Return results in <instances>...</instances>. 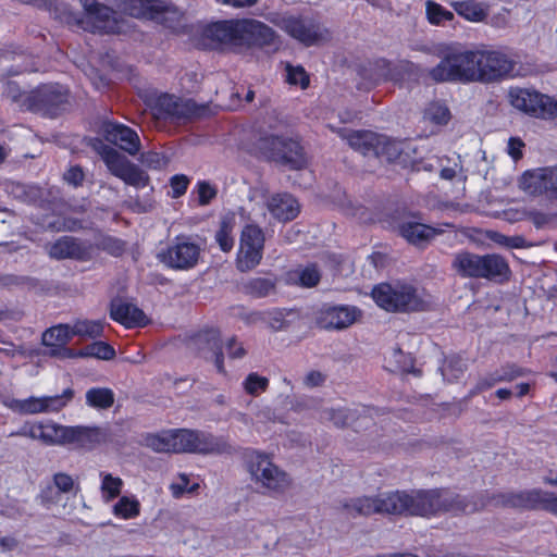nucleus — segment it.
<instances>
[{"mask_svg":"<svg viewBox=\"0 0 557 557\" xmlns=\"http://www.w3.org/2000/svg\"><path fill=\"white\" fill-rule=\"evenodd\" d=\"M341 137L347 140L348 145L363 156L373 154L377 134L370 131H347L339 132Z\"/></svg>","mask_w":557,"mask_h":557,"instance_id":"cd10ccee","label":"nucleus"},{"mask_svg":"<svg viewBox=\"0 0 557 557\" xmlns=\"http://www.w3.org/2000/svg\"><path fill=\"white\" fill-rule=\"evenodd\" d=\"M150 108L157 120H181L197 114L196 104L193 101L182 100L169 94L156 97Z\"/></svg>","mask_w":557,"mask_h":557,"instance_id":"a211bd4d","label":"nucleus"},{"mask_svg":"<svg viewBox=\"0 0 557 557\" xmlns=\"http://www.w3.org/2000/svg\"><path fill=\"white\" fill-rule=\"evenodd\" d=\"M478 82H493L513 71V61L503 51L478 49Z\"/></svg>","mask_w":557,"mask_h":557,"instance_id":"4468645a","label":"nucleus"},{"mask_svg":"<svg viewBox=\"0 0 557 557\" xmlns=\"http://www.w3.org/2000/svg\"><path fill=\"white\" fill-rule=\"evenodd\" d=\"M236 225L235 216L233 214L224 215L221 219L219 230L215 233V242L222 251L228 252L234 247V228Z\"/></svg>","mask_w":557,"mask_h":557,"instance_id":"72a5a7b5","label":"nucleus"},{"mask_svg":"<svg viewBox=\"0 0 557 557\" xmlns=\"http://www.w3.org/2000/svg\"><path fill=\"white\" fill-rule=\"evenodd\" d=\"M53 487H55L61 493H69L74 487V481L72 476L66 473H57L53 476V486H49L46 492H44V497L47 500H51V497L48 493H52Z\"/></svg>","mask_w":557,"mask_h":557,"instance_id":"4d7b16f0","label":"nucleus"},{"mask_svg":"<svg viewBox=\"0 0 557 557\" xmlns=\"http://www.w3.org/2000/svg\"><path fill=\"white\" fill-rule=\"evenodd\" d=\"M67 89L59 84H48L28 92L23 107L25 110L54 116L67 102Z\"/></svg>","mask_w":557,"mask_h":557,"instance_id":"9b49d317","label":"nucleus"},{"mask_svg":"<svg viewBox=\"0 0 557 557\" xmlns=\"http://www.w3.org/2000/svg\"><path fill=\"white\" fill-rule=\"evenodd\" d=\"M108 141L120 147L131 156H136L141 148L138 134L131 127L120 123H107L103 128Z\"/></svg>","mask_w":557,"mask_h":557,"instance_id":"412c9836","label":"nucleus"},{"mask_svg":"<svg viewBox=\"0 0 557 557\" xmlns=\"http://www.w3.org/2000/svg\"><path fill=\"white\" fill-rule=\"evenodd\" d=\"M440 63L428 70V77L435 83L478 82V49H467L460 44L442 46L437 53Z\"/></svg>","mask_w":557,"mask_h":557,"instance_id":"7ed1b4c3","label":"nucleus"},{"mask_svg":"<svg viewBox=\"0 0 557 557\" xmlns=\"http://www.w3.org/2000/svg\"><path fill=\"white\" fill-rule=\"evenodd\" d=\"M193 194L197 196L200 206H207L216 197L218 187L208 181H198Z\"/></svg>","mask_w":557,"mask_h":557,"instance_id":"864d4df0","label":"nucleus"},{"mask_svg":"<svg viewBox=\"0 0 557 557\" xmlns=\"http://www.w3.org/2000/svg\"><path fill=\"white\" fill-rule=\"evenodd\" d=\"M74 389L65 388L59 395L34 396L35 414L37 413H57L65 408L74 398Z\"/></svg>","mask_w":557,"mask_h":557,"instance_id":"bb28decb","label":"nucleus"},{"mask_svg":"<svg viewBox=\"0 0 557 557\" xmlns=\"http://www.w3.org/2000/svg\"><path fill=\"white\" fill-rule=\"evenodd\" d=\"M101 247L113 256H120L125 249V244L119 238L104 237L101 242Z\"/></svg>","mask_w":557,"mask_h":557,"instance_id":"052dcab7","label":"nucleus"},{"mask_svg":"<svg viewBox=\"0 0 557 557\" xmlns=\"http://www.w3.org/2000/svg\"><path fill=\"white\" fill-rule=\"evenodd\" d=\"M373 154L389 161L395 160L400 154L399 144L385 135L377 134V141H375Z\"/></svg>","mask_w":557,"mask_h":557,"instance_id":"79ce46f5","label":"nucleus"},{"mask_svg":"<svg viewBox=\"0 0 557 557\" xmlns=\"http://www.w3.org/2000/svg\"><path fill=\"white\" fill-rule=\"evenodd\" d=\"M67 426L53 421L25 423L20 430L12 432L10 436H24L40 441L46 445H66Z\"/></svg>","mask_w":557,"mask_h":557,"instance_id":"dca6fc26","label":"nucleus"},{"mask_svg":"<svg viewBox=\"0 0 557 557\" xmlns=\"http://www.w3.org/2000/svg\"><path fill=\"white\" fill-rule=\"evenodd\" d=\"M125 11L134 17L156 18L159 13L168 9L159 0H128Z\"/></svg>","mask_w":557,"mask_h":557,"instance_id":"7c9ffc66","label":"nucleus"},{"mask_svg":"<svg viewBox=\"0 0 557 557\" xmlns=\"http://www.w3.org/2000/svg\"><path fill=\"white\" fill-rule=\"evenodd\" d=\"M201 251L202 247L195 237L178 235L158 250L157 259L173 270H190L198 264Z\"/></svg>","mask_w":557,"mask_h":557,"instance_id":"6e6552de","label":"nucleus"},{"mask_svg":"<svg viewBox=\"0 0 557 557\" xmlns=\"http://www.w3.org/2000/svg\"><path fill=\"white\" fill-rule=\"evenodd\" d=\"M256 321H261L265 323L273 331H281L286 326L284 312L280 309H272L268 311L253 313L252 322Z\"/></svg>","mask_w":557,"mask_h":557,"instance_id":"49530a36","label":"nucleus"},{"mask_svg":"<svg viewBox=\"0 0 557 557\" xmlns=\"http://www.w3.org/2000/svg\"><path fill=\"white\" fill-rule=\"evenodd\" d=\"M523 370L516 366H508L503 368L500 371L494 373L488 380H482L476 387V392L483 391L493 386L494 384L503 381H512L516 377L522 376Z\"/></svg>","mask_w":557,"mask_h":557,"instance_id":"a19ab883","label":"nucleus"},{"mask_svg":"<svg viewBox=\"0 0 557 557\" xmlns=\"http://www.w3.org/2000/svg\"><path fill=\"white\" fill-rule=\"evenodd\" d=\"M115 356L114 349L104 342H95L83 349L75 350L74 358L94 357L102 360H110Z\"/></svg>","mask_w":557,"mask_h":557,"instance_id":"4c0bfd02","label":"nucleus"},{"mask_svg":"<svg viewBox=\"0 0 557 557\" xmlns=\"http://www.w3.org/2000/svg\"><path fill=\"white\" fill-rule=\"evenodd\" d=\"M85 16L81 20L70 11L66 3H55L49 10L54 17L66 24H78L84 30L99 34H115L124 30V21L119 20L115 12L97 0H81Z\"/></svg>","mask_w":557,"mask_h":557,"instance_id":"20e7f679","label":"nucleus"},{"mask_svg":"<svg viewBox=\"0 0 557 557\" xmlns=\"http://www.w3.org/2000/svg\"><path fill=\"white\" fill-rule=\"evenodd\" d=\"M143 162L149 168L161 169L166 165L168 160L158 152H148L145 154Z\"/></svg>","mask_w":557,"mask_h":557,"instance_id":"69168bd1","label":"nucleus"},{"mask_svg":"<svg viewBox=\"0 0 557 557\" xmlns=\"http://www.w3.org/2000/svg\"><path fill=\"white\" fill-rule=\"evenodd\" d=\"M361 317V310L355 306H333L321 310L318 324L326 330H344L352 325Z\"/></svg>","mask_w":557,"mask_h":557,"instance_id":"6ab92c4d","label":"nucleus"},{"mask_svg":"<svg viewBox=\"0 0 557 557\" xmlns=\"http://www.w3.org/2000/svg\"><path fill=\"white\" fill-rule=\"evenodd\" d=\"M125 184L136 188H144L149 184V176L133 162L131 165L119 176Z\"/></svg>","mask_w":557,"mask_h":557,"instance_id":"8fccbe9b","label":"nucleus"},{"mask_svg":"<svg viewBox=\"0 0 557 557\" xmlns=\"http://www.w3.org/2000/svg\"><path fill=\"white\" fill-rule=\"evenodd\" d=\"M425 9L428 20L431 24L440 25L453 21L454 18L453 12L432 0L426 1Z\"/></svg>","mask_w":557,"mask_h":557,"instance_id":"3c124183","label":"nucleus"},{"mask_svg":"<svg viewBox=\"0 0 557 557\" xmlns=\"http://www.w3.org/2000/svg\"><path fill=\"white\" fill-rule=\"evenodd\" d=\"M190 183V180L184 174H176L170 180V186L172 188V196L178 198L183 196Z\"/></svg>","mask_w":557,"mask_h":557,"instance_id":"bf43d9fd","label":"nucleus"},{"mask_svg":"<svg viewBox=\"0 0 557 557\" xmlns=\"http://www.w3.org/2000/svg\"><path fill=\"white\" fill-rule=\"evenodd\" d=\"M325 375L320 371H310L304 379V383L308 387H317L324 383Z\"/></svg>","mask_w":557,"mask_h":557,"instance_id":"774afa93","label":"nucleus"},{"mask_svg":"<svg viewBox=\"0 0 557 557\" xmlns=\"http://www.w3.org/2000/svg\"><path fill=\"white\" fill-rule=\"evenodd\" d=\"M173 453L209 454L219 450V444L210 434L186 429L172 430Z\"/></svg>","mask_w":557,"mask_h":557,"instance_id":"2eb2a0df","label":"nucleus"},{"mask_svg":"<svg viewBox=\"0 0 557 557\" xmlns=\"http://www.w3.org/2000/svg\"><path fill=\"white\" fill-rule=\"evenodd\" d=\"M197 488L198 484H189V478L186 474H180L177 480L170 485L171 493L175 498H180L184 494H193Z\"/></svg>","mask_w":557,"mask_h":557,"instance_id":"6e6d98bb","label":"nucleus"},{"mask_svg":"<svg viewBox=\"0 0 557 557\" xmlns=\"http://www.w3.org/2000/svg\"><path fill=\"white\" fill-rule=\"evenodd\" d=\"M509 101L513 108L534 117L548 120L557 116V101L536 90L511 88Z\"/></svg>","mask_w":557,"mask_h":557,"instance_id":"1a4fd4ad","label":"nucleus"},{"mask_svg":"<svg viewBox=\"0 0 557 557\" xmlns=\"http://www.w3.org/2000/svg\"><path fill=\"white\" fill-rule=\"evenodd\" d=\"M524 218L530 220L536 228H542L546 226L550 221V215L548 213L537 211V210H528L524 211Z\"/></svg>","mask_w":557,"mask_h":557,"instance_id":"680f3d73","label":"nucleus"},{"mask_svg":"<svg viewBox=\"0 0 557 557\" xmlns=\"http://www.w3.org/2000/svg\"><path fill=\"white\" fill-rule=\"evenodd\" d=\"M264 156L293 170L302 169L307 161L298 141L282 137L264 138L261 143Z\"/></svg>","mask_w":557,"mask_h":557,"instance_id":"ddd939ff","label":"nucleus"},{"mask_svg":"<svg viewBox=\"0 0 557 557\" xmlns=\"http://www.w3.org/2000/svg\"><path fill=\"white\" fill-rule=\"evenodd\" d=\"M197 342L205 345L201 348L203 358L213 360L216 370L225 373L220 332L214 329L205 331L198 335Z\"/></svg>","mask_w":557,"mask_h":557,"instance_id":"393cba45","label":"nucleus"},{"mask_svg":"<svg viewBox=\"0 0 557 557\" xmlns=\"http://www.w3.org/2000/svg\"><path fill=\"white\" fill-rule=\"evenodd\" d=\"M76 223L75 222H72V221H60V220H57V221H48V222H42L41 223V226L46 230H50V231H55V232H61V231H74L75 230V226Z\"/></svg>","mask_w":557,"mask_h":557,"instance_id":"0e129e2a","label":"nucleus"},{"mask_svg":"<svg viewBox=\"0 0 557 557\" xmlns=\"http://www.w3.org/2000/svg\"><path fill=\"white\" fill-rule=\"evenodd\" d=\"M399 233L408 243L421 246L433 239L440 231L410 219L399 225Z\"/></svg>","mask_w":557,"mask_h":557,"instance_id":"a878e982","label":"nucleus"},{"mask_svg":"<svg viewBox=\"0 0 557 557\" xmlns=\"http://www.w3.org/2000/svg\"><path fill=\"white\" fill-rule=\"evenodd\" d=\"M86 404L95 409H108L114 403V393L108 387H92L86 392Z\"/></svg>","mask_w":557,"mask_h":557,"instance_id":"e433bc0d","label":"nucleus"},{"mask_svg":"<svg viewBox=\"0 0 557 557\" xmlns=\"http://www.w3.org/2000/svg\"><path fill=\"white\" fill-rule=\"evenodd\" d=\"M355 413L348 409H324L320 414L322 422H332L336 426H345L354 422Z\"/></svg>","mask_w":557,"mask_h":557,"instance_id":"de8ad7c7","label":"nucleus"},{"mask_svg":"<svg viewBox=\"0 0 557 557\" xmlns=\"http://www.w3.org/2000/svg\"><path fill=\"white\" fill-rule=\"evenodd\" d=\"M275 284L272 276L253 277L244 283L243 289L252 297L261 298L271 295L275 289Z\"/></svg>","mask_w":557,"mask_h":557,"instance_id":"c9c22d12","label":"nucleus"},{"mask_svg":"<svg viewBox=\"0 0 557 557\" xmlns=\"http://www.w3.org/2000/svg\"><path fill=\"white\" fill-rule=\"evenodd\" d=\"M64 180L69 184L78 186L82 184L84 180V172L79 166H72L65 172Z\"/></svg>","mask_w":557,"mask_h":557,"instance_id":"338daca9","label":"nucleus"},{"mask_svg":"<svg viewBox=\"0 0 557 557\" xmlns=\"http://www.w3.org/2000/svg\"><path fill=\"white\" fill-rule=\"evenodd\" d=\"M451 268L461 277L486 278L490 281H503L508 278L510 274L507 261L496 253L481 256L469 251H460L455 255Z\"/></svg>","mask_w":557,"mask_h":557,"instance_id":"423d86ee","label":"nucleus"},{"mask_svg":"<svg viewBox=\"0 0 557 557\" xmlns=\"http://www.w3.org/2000/svg\"><path fill=\"white\" fill-rule=\"evenodd\" d=\"M485 504L469 502L447 491H417L413 494L394 492L376 497H356L342 503L343 513L349 518L371 516L373 513H408L432 516L438 512L470 513Z\"/></svg>","mask_w":557,"mask_h":557,"instance_id":"f257e3e1","label":"nucleus"},{"mask_svg":"<svg viewBox=\"0 0 557 557\" xmlns=\"http://www.w3.org/2000/svg\"><path fill=\"white\" fill-rule=\"evenodd\" d=\"M271 22L305 46L317 45L329 36V32L321 24L307 16L288 15L272 18Z\"/></svg>","mask_w":557,"mask_h":557,"instance_id":"9d476101","label":"nucleus"},{"mask_svg":"<svg viewBox=\"0 0 557 557\" xmlns=\"http://www.w3.org/2000/svg\"><path fill=\"white\" fill-rule=\"evenodd\" d=\"M375 304L388 312L424 310L430 305L429 296L410 284L382 283L372 289Z\"/></svg>","mask_w":557,"mask_h":557,"instance_id":"39448f33","label":"nucleus"},{"mask_svg":"<svg viewBox=\"0 0 557 557\" xmlns=\"http://www.w3.org/2000/svg\"><path fill=\"white\" fill-rule=\"evenodd\" d=\"M520 186L529 195L557 198V165L525 172Z\"/></svg>","mask_w":557,"mask_h":557,"instance_id":"f3484780","label":"nucleus"},{"mask_svg":"<svg viewBox=\"0 0 557 557\" xmlns=\"http://www.w3.org/2000/svg\"><path fill=\"white\" fill-rule=\"evenodd\" d=\"M144 445L157 453H173L172 430L159 434H147L144 437Z\"/></svg>","mask_w":557,"mask_h":557,"instance_id":"58836bf2","label":"nucleus"},{"mask_svg":"<svg viewBox=\"0 0 557 557\" xmlns=\"http://www.w3.org/2000/svg\"><path fill=\"white\" fill-rule=\"evenodd\" d=\"M455 12L471 23L484 22L488 15V5L476 0H462L451 2Z\"/></svg>","mask_w":557,"mask_h":557,"instance_id":"c85d7f7f","label":"nucleus"},{"mask_svg":"<svg viewBox=\"0 0 557 557\" xmlns=\"http://www.w3.org/2000/svg\"><path fill=\"white\" fill-rule=\"evenodd\" d=\"M423 117L425 121L435 125L447 124L450 119L448 108L441 102H431L424 110Z\"/></svg>","mask_w":557,"mask_h":557,"instance_id":"09e8293b","label":"nucleus"},{"mask_svg":"<svg viewBox=\"0 0 557 557\" xmlns=\"http://www.w3.org/2000/svg\"><path fill=\"white\" fill-rule=\"evenodd\" d=\"M321 278V272L315 264H308L290 270L286 274V281L289 284L299 285L302 287H313Z\"/></svg>","mask_w":557,"mask_h":557,"instance_id":"2f4dec72","label":"nucleus"},{"mask_svg":"<svg viewBox=\"0 0 557 557\" xmlns=\"http://www.w3.org/2000/svg\"><path fill=\"white\" fill-rule=\"evenodd\" d=\"M140 512V504L135 497L123 496L113 507V513L122 519L136 518Z\"/></svg>","mask_w":557,"mask_h":557,"instance_id":"a18cd8bd","label":"nucleus"},{"mask_svg":"<svg viewBox=\"0 0 557 557\" xmlns=\"http://www.w3.org/2000/svg\"><path fill=\"white\" fill-rule=\"evenodd\" d=\"M101 478V496L104 502H111L117 497L123 488V481L119 476H113L111 473L100 472Z\"/></svg>","mask_w":557,"mask_h":557,"instance_id":"ea45409f","label":"nucleus"},{"mask_svg":"<svg viewBox=\"0 0 557 557\" xmlns=\"http://www.w3.org/2000/svg\"><path fill=\"white\" fill-rule=\"evenodd\" d=\"M243 387L248 395L258 396L268 389L269 379L251 372L244 380Z\"/></svg>","mask_w":557,"mask_h":557,"instance_id":"603ef678","label":"nucleus"},{"mask_svg":"<svg viewBox=\"0 0 557 557\" xmlns=\"http://www.w3.org/2000/svg\"><path fill=\"white\" fill-rule=\"evenodd\" d=\"M203 36L210 39L214 47L276 49L280 45L278 36L270 26L252 18L212 23L205 28Z\"/></svg>","mask_w":557,"mask_h":557,"instance_id":"f03ea898","label":"nucleus"},{"mask_svg":"<svg viewBox=\"0 0 557 557\" xmlns=\"http://www.w3.org/2000/svg\"><path fill=\"white\" fill-rule=\"evenodd\" d=\"M107 437V432L99 426H67L66 445H73L84 449H92L106 442Z\"/></svg>","mask_w":557,"mask_h":557,"instance_id":"4be33fe9","label":"nucleus"},{"mask_svg":"<svg viewBox=\"0 0 557 557\" xmlns=\"http://www.w3.org/2000/svg\"><path fill=\"white\" fill-rule=\"evenodd\" d=\"M72 327L69 324H58L42 334V344L50 348L49 355L62 359L74 358L75 350L67 347L69 342L72 339Z\"/></svg>","mask_w":557,"mask_h":557,"instance_id":"aec40b11","label":"nucleus"},{"mask_svg":"<svg viewBox=\"0 0 557 557\" xmlns=\"http://www.w3.org/2000/svg\"><path fill=\"white\" fill-rule=\"evenodd\" d=\"M495 505L519 509H544L557 515V496L539 488L518 493H504L491 500Z\"/></svg>","mask_w":557,"mask_h":557,"instance_id":"f8f14e48","label":"nucleus"},{"mask_svg":"<svg viewBox=\"0 0 557 557\" xmlns=\"http://www.w3.org/2000/svg\"><path fill=\"white\" fill-rule=\"evenodd\" d=\"M4 92L8 98L14 102H17L21 109L25 110L23 103L25 102L28 92H21L20 88L14 83H8Z\"/></svg>","mask_w":557,"mask_h":557,"instance_id":"e2e57ef3","label":"nucleus"},{"mask_svg":"<svg viewBox=\"0 0 557 557\" xmlns=\"http://www.w3.org/2000/svg\"><path fill=\"white\" fill-rule=\"evenodd\" d=\"M286 81L290 85H298L305 89L309 86V76L301 66H286Z\"/></svg>","mask_w":557,"mask_h":557,"instance_id":"13d9d810","label":"nucleus"},{"mask_svg":"<svg viewBox=\"0 0 557 557\" xmlns=\"http://www.w3.org/2000/svg\"><path fill=\"white\" fill-rule=\"evenodd\" d=\"M265 207L273 219L278 222H288L297 218L300 206L296 198L288 193H276L271 195Z\"/></svg>","mask_w":557,"mask_h":557,"instance_id":"5701e85b","label":"nucleus"},{"mask_svg":"<svg viewBox=\"0 0 557 557\" xmlns=\"http://www.w3.org/2000/svg\"><path fill=\"white\" fill-rule=\"evenodd\" d=\"M111 318L126 327H138L147 324L144 311L133 304L115 300L111 304Z\"/></svg>","mask_w":557,"mask_h":557,"instance_id":"b1692460","label":"nucleus"},{"mask_svg":"<svg viewBox=\"0 0 557 557\" xmlns=\"http://www.w3.org/2000/svg\"><path fill=\"white\" fill-rule=\"evenodd\" d=\"M99 153L108 170L116 177H119L132 163L117 150L109 146L102 145Z\"/></svg>","mask_w":557,"mask_h":557,"instance_id":"473e14b6","label":"nucleus"},{"mask_svg":"<svg viewBox=\"0 0 557 557\" xmlns=\"http://www.w3.org/2000/svg\"><path fill=\"white\" fill-rule=\"evenodd\" d=\"M246 462L252 482L267 494L280 495L290 487V476L269 455L252 450L247 454Z\"/></svg>","mask_w":557,"mask_h":557,"instance_id":"0eeeda50","label":"nucleus"},{"mask_svg":"<svg viewBox=\"0 0 557 557\" xmlns=\"http://www.w3.org/2000/svg\"><path fill=\"white\" fill-rule=\"evenodd\" d=\"M72 327L73 336L84 338H97L102 335L103 324L101 321L78 320Z\"/></svg>","mask_w":557,"mask_h":557,"instance_id":"37998d69","label":"nucleus"},{"mask_svg":"<svg viewBox=\"0 0 557 557\" xmlns=\"http://www.w3.org/2000/svg\"><path fill=\"white\" fill-rule=\"evenodd\" d=\"M2 404L14 412L21 414H35L34 396L26 399L5 398Z\"/></svg>","mask_w":557,"mask_h":557,"instance_id":"5fc2aeb1","label":"nucleus"},{"mask_svg":"<svg viewBox=\"0 0 557 557\" xmlns=\"http://www.w3.org/2000/svg\"><path fill=\"white\" fill-rule=\"evenodd\" d=\"M263 251L249 247L247 244L239 245L236 268L240 272H248L255 269L262 260Z\"/></svg>","mask_w":557,"mask_h":557,"instance_id":"f704fd0d","label":"nucleus"},{"mask_svg":"<svg viewBox=\"0 0 557 557\" xmlns=\"http://www.w3.org/2000/svg\"><path fill=\"white\" fill-rule=\"evenodd\" d=\"M49 256L53 259L81 258L84 249L77 240L70 236H63L47 247Z\"/></svg>","mask_w":557,"mask_h":557,"instance_id":"c756f323","label":"nucleus"},{"mask_svg":"<svg viewBox=\"0 0 557 557\" xmlns=\"http://www.w3.org/2000/svg\"><path fill=\"white\" fill-rule=\"evenodd\" d=\"M264 240V233L261 227L256 224H247L242 231L239 245L247 244L249 247L263 251Z\"/></svg>","mask_w":557,"mask_h":557,"instance_id":"c03bdc74","label":"nucleus"}]
</instances>
